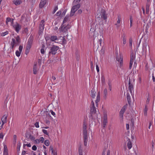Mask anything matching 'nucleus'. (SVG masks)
<instances>
[{
	"label": "nucleus",
	"mask_w": 155,
	"mask_h": 155,
	"mask_svg": "<svg viewBox=\"0 0 155 155\" xmlns=\"http://www.w3.org/2000/svg\"><path fill=\"white\" fill-rule=\"evenodd\" d=\"M45 21L44 20H41L40 22L39 26V33L40 34H41L42 33L43 30L44 28L45 25Z\"/></svg>",
	"instance_id": "nucleus-7"
},
{
	"label": "nucleus",
	"mask_w": 155,
	"mask_h": 155,
	"mask_svg": "<svg viewBox=\"0 0 155 155\" xmlns=\"http://www.w3.org/2000/svg\"><path fill=\"white\" fill-rule=\"evenodd\" d=\"M87 124L84 120L83 126V132L87 131Z\"/></svg>",
	"instance_id": "nucleus-22"
},
{
	"label": "nucleus",
	"mask_w": 155,
	"mask_h": 155,
	"mask_svg": "<svg viewBox=\"0 0 155 155\" xmlns=\"http://www.w3.org/2000/svg\"><path fill=\"white\" fill-rule=\"evenodd\" d=\"M58 9V6H55L54 8V10L52 12V13L53 14H54L55 12Z\"/></svg>",
	"instance_id": "nucleus-46"
},
{
	"label": "nucleus",
	"mask_w": 155,
	"mask_h": 155,
	"mask_svg": "<svg viewBox=\"0 0 155 155\" xmlns=\"http://www.w3.org/2000/svg\"><path fill=\"white\" fill-rule=\"evenodd\" d=\"M9 32L8 31H6L5 32H3L1 34V36H5V35H7L8 34Z\"/></svg>",
	"instance_id": "nucleus-33"
},
{
	"label": "nucleus",
	"mask_w": 155,
	"mask_h": 155,
	"mask_svg": "<svg viewBox=\"0 0 155 155\" xmlns=\"http://www.w3.org/2000/svg\"><path fill=\"white\" fill-rule=\"evenodd\" d=\"M81 0H74L73 2V5H77L80 2Z\"/></svg>",
	"instance_id": "nucleus-37"
},
{
	"label": "nucleus",
	"mask_w": 155,
	"mask_h": 155,
	"mask_svg": "<svg viewBox=\"0 0 155 155\" xmlns=\"http://www.w3.org/2000/svg\"><path fill=\"white\" fill-rule=\"evenodd\" d=\"M91 69H93L94 68V64L93 62L92 61H91Z\"/></svg>",
	"instance_id": "nucleus-58"
},
{
	"label": "nucleus",
	"mask_w": 155,
	"mask_h": 155,
	"mask_svg": "<svg viewBox=\"0 0 155 155\" xmlns=\"http://www.w3.org/2000/svg\"><path fill=\"white\" fill-rule=\"evenodd\" d=\"M12 26L16 32L18 33L21 28V25L16 22L15 24L13 25Z\"/></svg>",
	"instance_id": "nucleus-8"
},
{
	"label": "nucleus",
	"mask_w": 155,
	"mask_h": 155,
	"mask_svg": "<svg viewBox=\"0 0 155 155\" xmlns=\"http://www.w3.org/2000/svg\"><path fill=\"white\" fill-rule=\"evenodd\" d=\"M103 118L104 119L102 123V125L104 127H105L107 123V115L105 114H104Z\"/></svg>",
	"instance_id": "nucleus-11"
},
{
	"label": "nucleus",
	"mask_w": 155,
	"mask_h": 155,
	"mask_svg": "<svg viewBox=\"0 0 155 155\" xmlns=\"http://www.w3.org/2000/svg\"><path fill=\"white\" fill-rule=\"evenodd\" d=\"M74 5L72 7L71 9V13L70 15V16H73L75 12L78 10L80 7V5L78 4L77 5Z\"/></svg>",
	"instance_id": "nucleus-4"
},
{
	"label": "nucleus",
	"mask_w": 155,
	"mask_h": 155,
	"mask_svg": "<svg viewBox=\"0 0 155 155\" xmlns=\"http://www.w3.org/2000/svg\"><path fill=\"white\" fill-rule=\"evenodd\" d=\"M127 98L129 104H130L131 102V97L130 94L127 93Z\"/></svg>",
	"instance_id": "nucleus-25"
},
{
	"label": "nucleus",
	"mask_w": 155,
	"mask_h": 155,
	"mask_svg": "<svg viewBox=\"0 0 155 155\" xmlns=\"http://www.w3.org/2000/svg\"><path fill=\"white\" fill-rule=\"evenodd\" d=\"M12 40L11 45H15L16 44V41L15 38H12Z\"/></svg>",
	"instance_id": "nucleus-34"
},
{
	"label": "nucleus",
	"mask_w": 155,
	"mask_h": 155,
	"mask_svg": "<svg viewBox=\"0 0 155 155\" xmlns=\"http://www.w3.org/2000/svg\"><path fill=\"white\" fill-rule=\"evenodd\" d=\"M132 39L131 38H130L129 39V44L130 47L131 48L132 47Z\"/></svg>",
	"instance_id": "nucleus-43"
},
{
	"label": "nucleus",
	"mask_w": 155,
	"mask_h": 155,
	"mask_svg": "<svg viewBox=\"0 0 155 155\" xmlns=\"http://www.w3.org/2000/svg\"><path fill=\"white\" fill-rule=\"evenodd\" d=\"M4 135L2 133H1L0 134V138L3 139V138Z\"/></svg>",
	"instance_id": "nucleus-64"
},
{
	"label": "nucleus",
	"mask_w": 155,
	"mask_h": 155,
	"mask_svg": "<svg viewBox=\"0 0 155 155\" xmlns=\"http://www.w3.org/2000/svg\"><path fill=\"white\" fill-rule=\"evenodd\" d=\"M116 59L117 61L119 62L120 64V66H121L123 64V56L120 54L119 56L118 55L117 53L116 54Z\"/></svg>",
	"instance_id": "nucleus-10"
},
{
	"label": "nucleus",
	"mask_w": 155,
	"mask_h": 155,
	"mask_svg": "<svg viewBox=\"0 0 155 155\" xmlns=\"http://www.w3.org/2000/svg\"><path fill=\"white\" fill-rule=\"evenodd\" d=\"M150 5H149L148 4H146V13L147 14H148L149 12V9Z\"/></svg>",
	"instance_id": "nucleus-28"
},
{
	"label": "nucleus",
	"mask_w": 155,
	"mask_h": 155,
	"mask_svg": "<svg viewBox=\"0 0 155 155\" xmlns=\"http://www.w3.org/2000/svg\"><path fill=\"white\" fill-rule=\"evenodd\" d=\"M44 143L45 144L46 146H48L49 145V140H46L45 141Z\"/></svg>",
	"instance_id": "nucleus-39"
},
{
	"label": "nucleus",
	"mask_w": 155,
	"mask_h": 155,
	"mask_svg": "<svg viewBox=\"0 0 155 155\" xmlns=\"http://www.w3.org/2000/svg\"><path fill=\"white\" fill-rule=\"evenodd\" d=\"M127 104H126L124 105L121 109L120 112V117L123 119V114L127 109Z\"/></svg>",
	"instance_id": "nucleus-9"
},
{
	"label": "nucleus",
	"mask_w": 155,
	"mask_h": 155,
	"mask_svg": "<svg viewBox=\"0 0 155 155\" xmlns=\"http://www.w3.org/2000/svg\"><path fill=\"white\" fill-rule=\"evenodd\" d=\"M32 149L34 150H37V148L36 146L33 145L32 147Z\"/></svg>",
	"instance_id": "nucleus-57"
},
{
	"label": "nucleus",
	"mask_w": 155,
	"mask_h": 155,
	"mask_svg": "<svg viewBox=\"0 0 155 155\" xmlns=\"http://www.w3.org/2000/svg\"><path fill=\"white\" fill-rule=\"evenodd\" d=\"M12 19L10 18H7L6 19V22L7 25L8 24V22H11Z\"/></svg>",
	"instance_id": "nucleus-35"
},
{
	"label": "nucleus",
	"mask_w": 155,
	"mask_h": 155,
	"mask_svg": "<svg viewBox=\"0 0 155 155\" xmlns=\"http://www.w3.org/2000/svg\"><path fill=\"white\" fill-rule=\"evenodd\" d=\"M142 53L145 55L149 52V46L147 45V43L145 41L143 43L142 48Z\"/></svg>",
	"instance_id": "nucleus-2"
},
{
	"label": "nucleus",
	"mask_w": 155,
	"mask_h": 155,
	"mask_svg": "<svg viewBox=\"0 0 155 155\" xmlns=\"http://www.w3.org/2000/svg\"><path fill=\"white\" fill-rule=\"evenodd\" d=\"M100 92L99 91L98 93L97 96V97L96 100L95 101L96 103V105L97 106V103L100 101Z\"/></svg>",
	"instance_id": "nucleus-16"
},
{
	"label": "nucleus",
	"mask_w": 155,
	"mask_h": 155,
	"mask_svg": "<svg viewBox=\"0 0 155 155\" xmlns=\"http://www.w3.org/2000/svg\"><path fill=\"white\" fill-rule=\"evenodd\" d=\"M96 69L97 72H98L99 71V69L98 65L97 64H96Z\"/></svg>",
	"instance_id": "nucleus-63"
},
{
	"label": "nucleus",
	"mask_w": 155,
	"mask_h": 155,
	"mask_svg": "<svg viewBox=\"0 0 155 155\" xmlns=\"http://www.w3.org/2000/svg\"><path fill=\"white\" fill-rule=\"evenodd\" d=\"M45 51L44 48H42L41 50V52L42 54H44L45 53Z\"/></svg>",
	"instance_id": "nucleus-59"
},
{
	"label": "nucleus",
	"mask_w": 155,
	"mask_h": 155,
	"mask_svg": "<svg viewBox=\"0 0 155 155\" xmlns=\"http://www.w3.org/2000/svg\"><path fill=\"white\" fill-rule=\"evenodd\" d=\"M118 20L117 21V24H120V16H118Z\"/></svg>",
	"instance_id": "nucleus-49"
},
{
	"label": "nucleus",
	"mask_w": 155,
	"mask_h": 155,
	"mask_svg": "<svg viewBox=\"0 0 155 155\" xmlns=\"http://www.w3.org/2000/svg\"><path fill=\"white\" fill-rule=\"evenodd\" d=\"M21 146V143L20 142H18L17 144V149H20V147Z\"/></svg>",
	"instance_id": "nucleus-45"
},
{
	"label": "nucleus",
	"mask_w": 155,
	"mask_h": 155,
	"mask_svg": "<svg viewBox=\"0 0 155 155\" xmlns=\"http://www.w3.org/2000/svg\"><path fill=\"white\" fill-rule=\"evenodd\" d=\"M50 112H51V114L54 117H55V113L53 112L52 110H50Z\"/></svg>",
	"instance_id": "nucleus-60"
},
{
	"label": "nucleus",
	"mask_w": 155,
	"mask_h": 155,
	"mask_svg": "<svg viewBox=\"0 0 155 155\" xmlns=\"http://www.w3.org/2000/svg\"><path fill=\"white\" fill-rule=\"evenodd\" d=\"M108 88L109 90H110V91H111L112 89V84H111V82L109 81L108 82Z\"/></svg>",
	"instance_id": "nucleus-36"
},
{
	"label": "nucleus",
	"mask_w": 155,
	"mask_h": 155,
	"mask_svg": "<svg viewBox=\"0 0 155 155\" xmlns=\"http://www.w3.org/2000/svg\"><path fill=\"white\" fill-rule=\"evenodd\" d=\"M21 52L18 51H16V55L17 57H19L20 55V54L21 53Z\"/></svg>",
	"instance_id": "nucleus-41"
},
{
	"label": "nucleus",
	"mask_w": 155,
	"mask_h": 155,
	"mask_svg": "<svg viewBox=\"0 0 155 155\" xmlns=\"http://www.w3.org/2000/svg\"><path fill=\"white\" fill-rule=\"evenodd\" d=\"M42 131L44 133V134H45L47 135H48V133L47 132V130H45V129H43L42 130Z\"/></svg>",
	"instance_id": "nucleus-47"
},
{
	"label": "nucleus",
	"mask_w": 155,
	"mask_h": 155,
	"mask_svg": "<svg viewBox=\"0 0 155 155\" xmlns=\"http://www.w3.org/2000/svg\"><path fill=\"white\" fill-rule=\"evenodd\" d=\"M102 38H103V37L101 35H100L98 38V42H99V44L100 45H101V41L102 40Z\"/></svg>",
	"instance_id": "nucleus-31"
},
{
	"label": "nucleus",
	"mask_w": 155,
	"mask_h": 155,
	"mask_svg": "<svg viewBox=\"0 0 155 155\" xmlns=\"http://www.w3.org/2000/svg\"><path fill=\"white\" fill-rule=\"evenodd\" d=\"M33 41V39L32 38L30 37L28 39V43L26 47L25 54L27 55L29 52Z\"/></svg>",
	"instance_id": "nucleus-1"
},
{
	"label": "nucleus",
	"mask_w": 155,
	"mask_h": 155,
	"mask_svg": "<svg viewBox=\"0 0 155 155\" xmlns=\"http://www.w3.org/2000/svg\"><path fill=\"white\" fill-rule=\"evenodd\" d=\"M58 46L53 45L50 48V50L49 52V55L51 54L54 55L57 53V51L59 49Z\"/></svg>",
	"instance_id": "nucleus-3"
},
{
	"label": "nucleus",
	"mask_w": 155,
	"mask_h": 155,
	"mask_svg": "<svg viewBox=\"0 0 155 155\" xmlns=\"http://www.w3.org/2000/svg\"><path fill=\"white\" fill-rule=\"evenodd\" d=\"M83 136H87V131L83 132Z\"/></svg>",
	"instance_id": "nucleus-62"
},
{
	"label": "nucleus",
	"mask_w": 155,
	"mask_h": 155,
	"mask_svg": "<svg viewBox=\"0 0 155 155\" xmlns=\"http://www.w3.org/2000/svg\"><path fill=\"white\" fill-rule=\"evenodd\" d=\"M148 110V109L147 107V105H145L144 107V108L143 110L144 115L145 116H146L147 115V112Z\"/></svg>",
	"instance_id": "nucleus-27"
},
{
	"label": "nucleus",
	"mask_w": 155,
	"mask_h": 155,
	"mask_svg": "<svg viewBox=\"0 0 155 155\" xmlns=\"http://www.w3.org/2000/svg\"><path fill=\"white\" fill-rule=\"evenodd\" d=\"M15 39H16V41L18 43L20 42V38L19 36H17L16 37Z\"/></svg>",
	"instance_id": "nucleus-44"
},
{
	"label": "nucleus",
	"mask_w": 155,
	"mask_h": 155,
	"mask_svg": "<svg viewBox=\"0 0 155 155\" xmlns=\"http://www.w3.org/2000/svg\"><path fill=\"white\" fill-rule=\"evenodd\" d=\"M7 116L5 114L1 118L2 126H3L4 124L6 123L7 122Z\"/></svg>",
	"instance_id": "nucleus-12"
},
{
	"label": "nucleus",
	"mask_w": 155,
	"mask_h": 155,
	"mask_svg": "<svg viewBox=\"0 0 155 155\" xmlns=\"http://www.w3.org/2000/svg\"><path fill=\"white\" fill-rule=\"evenodd\" d=\"M128 142L127 143V146L129 149H130L132 147V143L130 139H128Z\"/></svg>",
	"instance_id": "nucleus-24"
},
{
	"label": "nucleus",
	"mask_w": 155,
	"mask_h": 155,
	"mask_svg": "<svg viewBox=\"0 0 155 155\" xmlns=\"http://www.w3.org/2000/svg\"><path fill=\"white\" fill-rule=\"evenodd\" d=\"M13 3L16 5L18 6L20 4H21L22 3V2L21 0H18L14 1H13Z\"/></svg>",
	"instance_id": "nucleus-21"
},
{
	"label": "nucleus",
	"mask_w": 155,
	"mask_h": 155,
	"mask_svg": "<svg viewBox=\"0 0 155 155\" xmlns=\"http://www.w3.org/2000/svg\"><path fill=\"white\" fill-rule=\"evenodd\" d=\"M4 149L3 155H8V150L6 145H4Z\"/></svg>",
	"instance_id": "nucleus-17"
},
{
	"label": "nucleus",
	"mask_w": 155,
	"mask_h": 155,
	"mask_svg": "<svg viewBox=\"0 0 155 155\" xmlns=\"http://www.w3.org/2000/svg\"><path fill=\"white\" fill-rule=\"evenodd\" d=\"M61 14V11H59L56 13V15L57 16H59Z\"/></svg>",
	"instance_id": "nucleus-61"
},
{
	"label": "nucleus",
	"mask_w": 155,
	"mask_h": 155,
	"mask_svg": "<svg viewBox=\"0 0 155 155\" xmlns=\"http://www.w3.org/2000/svg\"><path fill=\"white\" fill-rule=\"evenodd\" d=\"M50 40L52 41H55V40H58V38L57 37L56 35H53L51 36L50 38Z\"/></svg>",
	"instance_id": "nucleus-20"
},
{
	"label": "nucleus",
	"mask_w": 155,
	"mask_h": 155,
	"mask_svg": "<svg viewBox=\"0 0 155 155\" xmlns=\"http://www.w3.org/2000/svg\"><path fill=\"white\" fill-rule=\"evenodd\" d=\"M96 92L94 88H92L91 91V96L93 98H94L95 96Z\"/></svg>",
	"instance_id": "nucleus-19"
},
{
	"label": "nucleus",
	"mask_w": 155,
	"mask_h": 155,
	"mask_svg": "<svg viewBox=\"0 0 155 155\" xmlns=\"http://www.w3.org/2000/svg\"><path fill=\"white\" fill-rule=\"evenodd\" d=\"M79 155H83V149L81 145H79L78 149Z\"/></svg>",
	"instance_id": "nucleus-23"
},
{
	"label": "nucleus",
	"mask_w": 155,
	"mask_h": 155,
	"mask_svg": "<svg viewBox=\"0 0 155 155\" xmlns=\"http://www.w3.org/2000/svg\"><path fill=\"white\" fill-rule=\"evenodd\" d=\"M17 138V136L16 135H14L13 136V139L14 142L15 143L16 142V140Z\"/></svg>",
	"instance_id": "nucleus-52"
},
{
	"label": "nucleus",
	"mask_w": 155,
	"mask_h": 155,
	"mask_svg": "<svg viewBox=\"0 0 155 155\" xmlns=\"http://www.w3.org/2000/svg\"><path fill=\"white\" fill-rule=\"evenodd\" d=\"M50 150H51L52 153H53V152H54L53 148L51 146L50 147Z\"/></svg>",
	"instance_id": "nucleus-56"
},
{
	"label": "nucleus",
	"mask_w": 155,
	"mask_h": 155,
	"mask_svg": "<svg viewBox=\"0 0 155 155\" xmlns=\"http://www.w3.org/2000/svg\"><path fill=\"white\" fill-rule=\"evenodd\" d=\"M101 83L102 85H104L105 84V78L104 76H102L101 77Z\"/></svg>",
	"instance_id": "nucleus-26"
},
{
	"label": "nucleus",
	"mask_w": 155,
	"mask_h": 155,
	"mask_svg": "<svg viewBox=\"0 0 155 155\" xmlns=\"http://www.w3.org/2000/svg\"><path fill=\"white\" fill-rule=\"evenodd\" d=\"M91 112L92 114H95L96 112V109L94 106V105L93 104V106L91 107Z\"/></svg>",
	"instance_id": "nucleus-15"
},
{
	"label": "nucleus",
	"mask_w": 155,
	"mask_h": 155,
	"mask_svg": "<svg viewBox=\"0 0 155 155\" xmlns=\"http://www.w3.org/2000/svg\"><path fill=\"white\" fill-rule=\"evenodd\" d=\"M35 127L37 128H38L39 127V123L38 122H37L35 124Z\"/></svg>",
	"instance_id": "nucleus-53"
},
{
	"label": "nucleus",
	"mask_w": 155,
	"mask_h": 155,
	"mask_svg": "<svg viewBox=\"0 0 155 155\" xmlns=\"http://www.w3.org/2000/svg\"><path fill=\"white\" fill-rule=\"evenodd\" d=\"M130 27H131L132 25L133 20L131 17H130Z\"/></svg>",
	"instance_id": "nucleus-51"
},
{
	"label": "nucleus",
	"mask_w": 155,
	"mask_h": 155,
	"mask_svg": "<svg viewBox=\"0 0 155 155\" xmlns=\"http://www.w3.org/2000/svg\"><path fill=\"white\" fill-rule=\"evenodd\" d=\"M47 0H41L39 5V7L40 8H43L46 3Z\"/></svg>",
	"instance_id": "nucleus-13"
},
{
	"label": "nucleus",
	"mask_w": 155,
	"mask_h": 155,
	"mask_svg": "<svg viewBox=\"0 0 155 155\" xmlns=\"http://www.w3.org/2000/svg\"><path fill=\"white\" fill-rule=\"evenodd\" d=\"M133 61L130 60V61L129 69H130L132 68V65L133 64Z\"/></svg>",
	"instance_id": "nucleus-38"
},
{
	"label": "nucleus",
	"mask_w": 155,
	"mask_h": 155,
	"mask_svg": "<svg viewBox=\"0 0 155 155\" xmlns=\"http://www.w3.org/2000/svg\"><path fill=\"white\" fill-rule=\"evenodd\" d=\"M101 17H99V18H102L104 20H105L106 21V19L107 18V15L106 14V11L104 9H102L100 13Z\"/></svg>",
	"instance_id": "nucleus-6"
},
{
	"label": "nucleus",
	"mask_w": 155,
	"mask_h": 155,
	"mask_svg": "<svg viewBox=\"0 0 155 155\" xmlns=\"http://www.w3.org/2000/svg\"><path fill=\"white\" fill-rule=\"evenodd\" d=\"M60 38H61V40H62V43L63 44H66V40L65 39L64 37H61Z\"/></svg>",
	"instance_id": "nucleus-32"
},
{
	"label": "nucleus",
	"mask_w": 155,
	"mask_h": 155,
	"mask_svg": "<svg viewBox=\"0 0 155 155\" xmlns=\"http://www.w3.org/2000/svg\"><path fill=\"white\" fill-rule=\"evenodd\" d=\"M126 38L125 37V36H124L123 38V45L125 44L126 43Z\"/></svg>",
	"instance_id": "nucleus-40"
},
{
	"label": "nucleus",
	"mask_w": 155,
	"mask_h": 155,
	"mask_svg": "<svg viewBox=\"0 0 155 155\" xmlns=\"http://www.w3.org/2000/svg\"><path fill=\"white\" fill-rule=\"evenodd\" d=\"M64 24H62L61 25V27L59 28V29L60 32H65L67 31L69 29L71 26L69 25H68L67 26H65V25H64Z\"/></svg>",
	"instance_id": "nucleus-5"
},
{
	"label": "nucleus",
	"mask_w": 155,
	"mask_h": 155,
	"mask_svg": "<svg viewBox=\"0 0 155 155\" xmlns=\"http://www.w3.org/2000/svg\"><path fill=\"white\" fill-rule=\"evenodd\" d=\"M29 138L32 140H34L35 139V138L32 135H30L29 137Z\"/></svg>",
	"instance_id": "nucleus-50"
},
{
	"label": "nucleus",
	"mask_w": 155,
	"mask_h": 155,
	"mask_svg": "<svg viewBox=\"0 0 155 155\" xmlns=\"http://www.w3.org/2000/svg\"><path fill=\"white\" fill-rule=\"evenodd\" d=\"M69 18H70V17L69 16H66L65 17L64 20H63V23L64 24L65 22L67 21H68V20H69Z\"/></svg>",
	"instance_id": "nucleus-29"
},
{
	"label": "nucleus",
	"mask_w": 155,
	"mask_h": 155,
	"mask_svg": "<svg viewBox=\"0 0 155 155\" xmlns=\"http://www.w3.org/2000/svg\"><path fill=\"white\" fill-rule=\"evenodd\" d=\"M39 140H40V142L41 141V143H43L44 140V139L43 137H41Z\"/></svg>",
	"instance_id": "nucleus-54"
},
{
	"label": "nucleus",
	"mask_w": 155,
	"mask_h": 155,
	"mask_svg": "<svg viewBox=\"0 0 155 155\" xmlns=\"http://www.w3.org/2000/svg\"><path fill=\"white\" fill-rule=\"evenodd\" d=\"M133 88H134L133 84L131 83L130 79H129V80L128 82V89L131 93H132V91L133 90Z\"/></svg>",
	"instance_id": "nucleus-14"
},
{
	"label": "nucleus",
	"mask_w": 155,
	"mask_h": 155,
	"mask_svg": "<svg viewBox=\"0 0 155 155\" xmlns=\"http://www.w3.org/2000/svg\"><path fill=\"white\" fill-rule=\"evenodd\" d=\"M134 58V55L133 54H131L130 55V60L133 61Z\"/></svg>",
	"instance_id": "nucleus-48"
},
{
	"label": "nucleus",
	"mask_w": 155,
	"mask_h": 155,
	"mask_svg": "<svg viewBox=\"0 0 155 155\" xmlns=\"http://www.w3.org/2000/svg\"><path fill=\"white\" fill-rule=\"evenodd\" d=\"M150 96L149 95V94H148V97L147 98V100L146 101V102L147 104H148L149 103L150 101Z\"/></svg>",
	"instance_id": "nucleus-42"
},
{
	"label": "nucleus",
	"mask_w": 155,
	"mask_h": 155,
	"mask_svg": "<svg viewBox=\"0 0 155 155\" xmlns=\"http://www.w3.org/2000/svg\"><path fill=\"white\" fill-rule=\"evenodd\" d=\"M23 49V46L21 45H20L19 48V51L21 52Z\"/></svg>",
	"instance_id": "nucleus-55"
},
{
	"label": "nucleus",
	"mask_w": 155,
	"mask_h": 155,
	"mask_svg": "<svg viewBox=\"0 0 155 155\" xmlns=\"http://www.w3.org/2000/svg\"><path fill=\"white\" fill-rule=\"evenodd\" d=\"M104 97H106L107 94V88H105L104 89Z\"/></svg>",
	"instance_id": "nucleus-30"
},
{
	"label": "nucleus",
	"mask_w": 155,
	"mask_h": 155,
	"mask_svg": "<svg viewBox=\"0 0 155 155\" xmlns=\"http://www.w3.org/2000/svg\"><path fill=\"white\" fill-rule=\"evenodd\" d=\"M37 63L35 64L33 66V74H37L38 71V69L37 68Z\"/></svg>",
	"instance_id": "nucleus-18"
}]
</instances>
